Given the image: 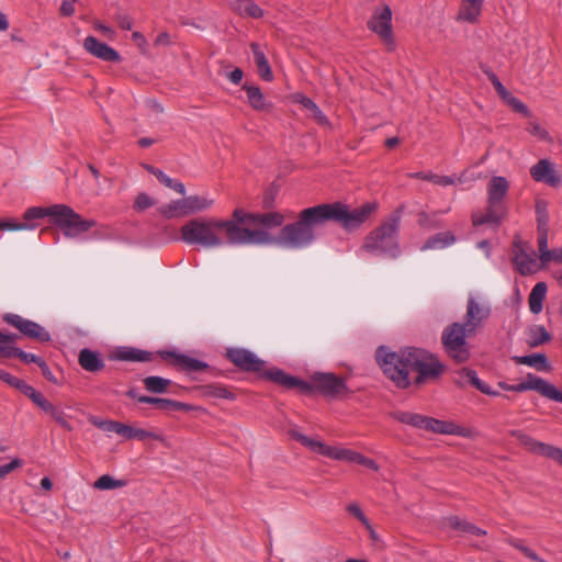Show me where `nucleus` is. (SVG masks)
<instances>
[{
    "label": "nucleus",
    "mask_w": 562,
    "mask_h": 562,
    "mask_svg": "<svg viewBox=\"0 0 562 562\" xmlns=\"http://www.w3.org/2000/svg\"><path fill=\"white\" fill-rule=\"evenodd\" d=\"M465 375L469 376V381L471 382V385L475 386L479 391L486 395L491 396H498L499 393L494 391L490 385H487L485 382H483L481 379H479L475 371H465Z\"/></svg>",
    "instance_id": "obj_47"
},
{
    "label": "nucleus",
    "mask_w": 562,
    "mask_h": 562,
    "mask_svg": "<svg viewBox=\"0 0 562 562\" xmlns=\"http://www.w3.org/2000/svg\"><path fill=\"white\" fill-rule=\"evenodd\" d=\"M485 75L492 82L498 95L503 99V101L510 94V92L503 86L497 76L491 71L490 69L484 70Z\"/></svg>",
    "instance_id": "obj_53"
},
{
    "label": "nucleus",
    "mask_w": 562,
    "mask_h": 562,
    "mask_svg": "<svg viewBox=\"0 0 562 562\" xmlns=\"http://www.w3.org/2000/svg\"><path fill=\"white\" fill-rule=\"evenodd\" d=\"M290 436L310 451L327 458L329 457L331 446L325 443L319 438L305 436L296 428L290 430Z\"/></svg>",
    "instance_id": "obj_20"
},
{
    "label": "nucleus",
    "mask_w": 562,
    "mask_h": 562,
    "mask_svg": "<svg viewBox=\"0 0 562 562\" xmlns=\"http://www.w3.org/2000/svg\"><path fill=\"white\" fill-rule=\"evenodd\" d=\"M538 246H539V259L541 261L544 257L549 256V251H550V249L548 248L547 231H539Z\"/></svg>",
    "instance_id": "obj_60"
},
{
    "label": "nucleus",
    "mask_w": 562,
    "mask_h": 562,
    "mask_svg": "<svg viewBox=\"0 0 562 562\" xmlns=\"http://www.w3.org/2000/svg\"><path fill=\"white\" fill-rule=\"evenodd\" d=\"M155 204L147 193H139L134 202V209L138 212L145 211Z\"/></svg>",
    "instance_id": "obj_55"
},
{
    "label": "nucleus",
    "mask_w": 562,
    "mask_h": 562,
    "mask_svg": "<svg viewBox=\"0 0 562 562\" xmlns=\"http://www.w3.org/2000/svg\"><path fill=\"white\" fill-rule=\"evenodd\" d=\"M125 485L126 482L124 480H116L109 474H104L94 481L93 488L99 491H111L124 487Z\"/></svg>",
    "instance_id": "obj_39"
},
{
    "label": "nucleus",
    "mask_w": 562,
    "mask_h": 562,
    "mask_svg": "<svg viewBox=\"0 0 562 562\" xmlns=\"http://www.w3.org/2000/svg\"><path fill=\"white\" fill-rule=\"evenodd\" d=\"M513 436L530 452L547 457L551 445L538 441L520 430L513 431Z\"/></svg>",
    "instance_id": "obj_22"
},
{
    "label": "nucleus",
    "mask_w": 562,
    "mask_h": 562,
    "mask_svg": "<svg viewBox=\"0 0 562 562\" xmlns=\"http://www.w3.org/2000/svg\"><path fill=\"white\" fill-rule=\"evenodd\" d=\"M504 102L513 108L516 112L522 113L526 116L529 115L528 108L512 93L504 100Z\"/></svg>",
    "instance_id": "obj_57"
},
{
    "label": "nucleus",
    "mask_w": 562,
    "mask_h": 562,
    "mask_svg": "<svg viewBox=\"0 0 562 562\" xmlns=\"http://www.w3.org/2000/svg\"><path fill=\"white\" fill-rule=\"evenodd\" d=\"M514 360L519 364H526L538 370H549L547 358L542 353H533L528 356H517Z\"/></svg>",
    "instance_id": "obj_36"
},
{
    "label": "nucleus",
    "mask_w": 562,
    "mask_h": 562,
    "mask_svg": "<svg viewBox=\"0 0 562 562\" xmlns=\"http://www.w3.org/2000/svg\"><path fill=\"white\" fill-rule=\"evenodd\" d=\"M312 386L324 395L335 396L346 390V383L341 378L333 373H315L311 378Z\"/></svg>",
    "instance_id": "obj_14"
},
{
    "label": "nucleus",
    "mask_w": 562,
    "mask_h": 562,
    "mask_svg": "<svg viewBox=\"0 0 562 562\" xmlns=\"http://www.w3.org/2000/svg\"><path fill=\"white\" fill-rule=\"evenodd\" d=\"M4 321L18 328L23 335L27 337L35 338L40 341H48L50 339V335L43 326L35 322L24 319L20 315L8 314L4 316Z\"/></svg>",
    "instance_id": "obj_13"
},
{
    "label": "nucleus",
    "mask_w": 562,
    "mask_h": 562,
    "mask_svg": "<svg viewBox=\"0 0 562 562\" xmlns=\"http://www.w3.org/2000/svg\"><path fill=\"white\" fill-rule=\"evenodd\" d=\"M347 510L349 514L353 515L368 529L371 528L369 519L366 517L362 509L357 503H351L350 505H348Z\"/></svg>",
    "instance_id": "obj_56"
},
{
    "label": "nucleus",
    "mask_w": 562,
    "mask_h": 562,
    "mask_svg": "<svg viewBox=\"0 0 562 562\" xmlns=\"http://www.w3.org/2000/svg\"><path fill=\"white\" fill-rule=\"evenodd\" d=\"M411 360L412 374L416 373L412 381L414 380L417 384H422L429 379H436L443 371V366L438 359L425 350L412 348Z\"/></svg>",
    "instance_id": "obj_8"
},
{
    "label": "nucleus",
    "mask_w": 562,
    "mask_h": 562,
    "mask_svg": "<svg viewBox=\"0 0 562 562\" xmlns=\"http://www.w3.org/2000/svg\"><path fill=\"white\" fill-rule=\"evenodd\" d=\"M412 177L417 178V179L427 180V181H430V182L441 186V187L452 186L457 182V179L454 177L438 176L435 173L416 172V173H413Z\"/></svg>",
    "instance_id": "obj_42"
},
{
    "label": "nucleus",
    "mask_w": 562,
    "mask_h": 562,
    "mask_svg": "<svg viewBox=\"0 0 562 562\" xmlns=\"http://www.w3.org/2000/svg\"><path fill=\"white\" fill-rule=\"evenodd\" d=\"M83 48L92 56L104 60V61H120V54L108 44L100 42L94 36H88L85 38Z\"/></svg>",
    "instance_id": "obj_18"
},
{
    "label": "nucleus",
    "mask_w": 562,
    "mask_h": 562,
    "mask_svg": "<svg viewBox=\"0 0 562 562\" xmlns=\"http://www.w3.org/2000/svg\"><path fill=\"white\" fill-rule=\"evenodd\" d=\"M509 190V182L505 177L494 176L486 187L487 209L484 214L475 213L472 216L474 226L483 224L497 225L506 215V210L502 205L503 200Z\"/></svg>",
    "instance_id": "obj_6"
},
{
    "label": "nucleus",
    "mask_w": 562,
    "mask_h": 562,
    "mask_svg": "<svg viewBox=\"0 0 562 562\" xmlns=\"http://www.w3.org/2000/svg\"><path fill=\"white\" fill-rule=\"evenodd\" d=\"M483 2L484 0H462L458 20L468 23L476 22L481 15Z\"/></svg>",
    "instance_id": "obj_21"
},
{
    "label": "nucleus",
    "mask_w": 562,
    "mask_h": 562,
    "mask_svg": "<svg viewBox=\"0 0 562 562\" xmlns=\"http://www.w3.org/2000/svg\"><path fill=\"white\" fill-rule=\"evenodd\" d=\"M392 12L389 7L378 10L369 21V27L376 33L384 42L392 43Z\"/></svg>",
    "instance_id": "obj_17"
},
{
    "label": "nucleus",
    "mask_w": 562,
    "mask_h": 562,
    "mask_svg": "<svg viewBox=\"0 0 562 562\" xmlns=\"http://www.w3.org/2000/svg\"><path fill=\"white\" fill-rule=\"evenodd\" d=\"M33 217H48L49 222L58 227L67 238H81L82 235L95 225L92 220L83 218L67 204H53L47 210H36Z\"/></svg>",
    "instance_id": "obj_3"
},
{
    "label": "nucleus",
    "mask_w": 562,
    "mask_h": 562,
    "mask_svg": "<svg viewBox=\"0 0 562 562\" xmlns=\"http://www.w3.org/2000/svg\"><path fill=\"white\" fill-rule=\"evenodd\" d=\"M326 223L323 209L319 205L305 209L301 212L299 221L285 225L279 236H272L267 231H251L266 235V241L250 243V245H278L286 249H301L310 246L314 238V228Z\"/></svg>",
    "instance_id": "obj_2"
},
{
    "label": "nucleus",
    "mask_w": 562,
    "mask_h": 562,
    "mask_svg": "<svg viewBox=\"0 0 562 562\" xmlns=\"http://www.w3.org/2000/svg\"><path fill=\"white\" fill-rule=\"evenodd\" d=\"M160 213L168 218L190 215L186 198L162 205L160 207Z\"/></svg>",
    "instance_id": "obj_28"
},
{
    "label": "nucleus",
    "mask_w": 562,
    "mask_h": 562,
    "mask_svg": "<svg viewBox=\"0 0 562 562\" xmlns=\"http://www.w3.org/2000/svg\"><path fill=\"white\" fill-rule=\"evenodd\" d=\"M77 0H63L60 4V14L64 16H71L76 11Z\"/></svg>",
    "instance_id": "obj_63"
},
{
    "label": "nucleus",
    "mask_w": 562,
    "mask_h": 562,
    "mask_svg": "<svg viewBox=\"0 0 562 562\" xmlns=\"http://www.w3.org/2000/svg\"><path fill=\"white\" fill-rule=\"evenodd\" d=\"M412 348L392 351L387 347H379L375 358L383 373L400 389L412 383Z\"/></svg>",
    "instance_id": "obj_5"
},
{
    "label": "nucleus",
    "mask_w": 562,
    "mask_h": 562,
    "mask_svg": "<svg viewBox=\"0 0 562 562\" xmlns=\"http://www.w3.org/2000/svg\"><path fill=\"white\" fill-rule=\"evenodd\" d=\"M250 220L254 222V227L262 226L265 228H272L281 226L284 222V217L280 213H266V214H255V216H250Z\"/></svg>",
    "instance_id": "obj_33"
},
{
    "label": "nucleus",
    "mask_w": 562,
    "mask_h": 562,
    "mask_svg": "<svg viewBox=\"0 0 562 562\" xmlns=\"http://www.w3.org/2000/svg\"><path fill=\"white\" fill-rule=\"evenodd\" d=\"M268 375L272 381H274L281 385H284L288 387H300L302 391L310 390V386L305 382L300 381L293 376H290L281 370H271L268 373Z\"/></svg>",
    "instance_id": "obj_31"
},
{
    "label": "nucleus",
    "mask_w": 562,
    "mask_h": 562,
    "mask_svg": "<svg viewBox=\"0 0 562 562\" xmlns=\"http://www.w3.org/2000/svg\"><path fill=\"white\" fill-rule=\"evenodd\" d=\"M137 401L140 403L157 405L161 409H167V408L179 409V408L186 407L183 404H181L179 402H175V401L167 400V398L150 397V396H145V395L138 396Z\"/></svg>",
    "instance_id": "obj_43"
},
{
    "label": "nucleus",
    "mask_w": 562,
    "mask_h": 562,
    "mask_svg": "<svg viewBox=\"0 0 562 562\" xmlns=\"http://www.w3.org/2000/svg\"><path fill=\"white\" fill-rule=\"evenodd\" d=\"M470 335L467 326L454 323L448 327L442 334V342L446 351L458 362H464L469 358V349L465 338Z\"/></svg>",
    "instance_id": "obj_9"
},
{
    "label": "nucleus",
    "mask_w": 562,
    "mask_h": 562,
    "mask_svg": "<svg viewBox=\"0 0 562 562\" xmlns=\"http://www.w3.org/2000/svg\"><path fill=\"white\" fill-rule=\"evenodd\" d=\"M425 430L442 434V435H456L461 437H469L471 431L464 427L457 425L450 420H440L431 417L425 418L424 428Z\"/></svg>",
    "instance_id": "obj_19"
},
{
    "label": "nucleus",
    "mask_w": 562,
    "mask_h": 562,
    "mask_svg": "<svg viewBox=\"0 0 562 562\" xmlns=\"http://www.w3.org/2000/svg\"><path fill=\"white\" fill-rule=\"evenodd\" d=\"M551 339L550 334L547 331L544 326L535 325L528 329L527 342L531 347L540 346Z\"/></svg>",
    "instance_id": "obj_35"
},
{
    "label": "nucleus",
    "mask_w": 562,
    "mask_h": 562,
    "mask_svg": "<svg viewBox=\"0 0 562 562\" xmlns=\"http://www.w3.org/2000/svg\"><path fill=\"white\" fill-rule=\"evenodd\" d=\"M445 525L452 529L460 530L464 533L472 536H485L486 531L472 525L471 522L463 521L457 516H452L446 519Z\"/></svg>",
    "instance_id": "obj_30"
},
{
    "label": "nucleus",
    "mask_w": 562,
    "mask_h": 562,
    "mask_svg": "<svg viewBox=\"0 0 562 562\" xmlns=\"http://www.w3.org/2000/svg\"><path fill=\"white\" fill-rule=\"evenodd\" d=\"M36 210H47V206H32L25 210L23 213V220L24 222L22 224H31L34 225V231L38 227V220H42L43 217H33L31 214H34L33 211Z\"/></svg>",
    "instance_id": "obj_59"
},
{
    "label": "nucleus",
    "mask_w": 562,
    "mask_h": 562,
    "mask_svg": "<svg viewBox=\"0 0 562 562\" xmlns=\"http://www.w3.org/2000/svg\"><path fill=\"white\" fill-rule=\"evenodd\" d=\"M527 131L529 132L530 135L536 137L538 140L548 142V143L552 142V138H551L550 134L548 133V131L537 121L529 122Z\"/></svg>",
    "instance_id": "obj_49"
},
{
    "label": "nucleus",
    "mask_w": 562,
    "mask_h": 562,
    "mask_svg": "<svg viewBox=\"0 0 562 562\" xmlns=\"http://www.w3.org/2000/svg\"><path fill=\"white\" fill-rule=\"evenodd\" d=\"M33 403L48 415L53 409V406L55 405L50 403L48 400H46L42 393L36 398H34Z\"/></svg>",
    "instance_id": "obj_64"
},
{
    "label": "nucleus",
    "mask_w": 562,
    "mask_h": 562,
    "mask_svg": "<svg viewBox=\"0 0 562 562\" xmlns=\"http://www.w3.org/2000/svg\"><path fill=\"white\" fill-rule=\"evenodd\" d=\"M153 175L156 176V178L166 187L175 190L176 192L184 195L186 194V187L182 182L171 179L169 176H167L164 171L156 169V168H149L148 169Z\"/></svg>",
    "instance_id": "obj_40"
},
{
    "label": "nucleus",
    "mask_w": 562,
    "mask_h": 562,
    "mask_svg": "<svg viewBox=\"0 0 562 562\" xmlns=\"http://www.w3.org/2000/svg\"><path fill=\"white\" fill-rule=\"evenodd\" d=\"M250 48L254 54V59H255V64L257 66L259 76L266 81H271L273 79V75H272V70L270 68V65L266 57L265 52L261 49L260 45L257 43H251Z\"/></svg>",
    "instance_id": "obj_23"
},
{
    "label": "nucleus",
    "mask_w": 562,
    "mask_h": 562,
    "mask_svg": "<svg viewBox=\"0 0 562 562\" xmlns=\"http://www.w3.org/2000/svg\"><path fill=\"white\" fill-rule=\"evenodd\" d=\"M23 462L19 458H14L11 462L0 465V480L4 479L9 473L22 467Z\"/></svg>",
    "instance_id": "obj_61"
},
{
    "label": "nucleus",
    "mask_w": 562,
    "mask_h": 562,
    "mask_svg": "<svg viewBox=\"0 0 562 562\" xmlns=\"http://www.w3.org/2000/svg\"><path fill=\"white\" fill-rule=\"evenodd\" d=\"M456 241L453 234L450 232L439 233L430 237L422 247L420 250L425 251L428 249H442Z\"/></svg>",
    "instance_id": "obj_32"
},
{
    "label": "nucleus",
    "mask_w": 562,
    "mask_h": 562,
    "mask_svg": "<svg viewBox=\"0 0 562 562\" xmlns=\"http://www.w3.org/2000/svg\"><path fill=\"white\" fill-rule=\"evenodd\" d=\"M548 286L544 282H538L529 294V308L535 315L541 313Z\"/></svg>",
    "instance_id": "obj_26"
},
{
    "label": "nucleus",
    "mask_w": 562,
    "mask_h": 562,
    "mask_svg": "<svg viewBox=\"0 0 562 562\" xmlns=\"http://www.w3.org/2000/svg\"><path fill=\"white\" fill-rule=\"evenodd\" d=\"M49 416L64 429L71 430L72 426L68 422V416L60 405H54Z\"/></svg>",
    "instance_id": "obj_50"
},
{
    "label": "nucleus",
    "mask_w": 562,
    "mask_h": 562,
    "mask_svg": "<svg viewBox=\"0 0 562 562\" xmlns=\"http://www.w3.org/2000/svg\"><path fill=\"white\" fill-rule=\"evenodd\" d=\"M169 384V380L160 376L153 375L144 379V385L146 390L154 393H164Z\"/></svg>",
    "instance_id": "obj_44"
},
{
    "label": "nucleus",
    "mask_w": 562,
    "mask_h": 562,
    "mask_svg": "<svg viewBox=\"0 0 562 562\" xmlns=\"http://www.w3.org/2000/svg\"><path fill=\"white\" fill-rule=\"evenodd\" d=\"M231 7L241 16L260 19L265 14L263 10L254 0H235Z\"/></svg>",
    "instance_id": "obj_24"
},
{
    "label": "nucleus",
    "mask_w": 562,
    "mask_h": 562,
    "mask_svg": "<svg viewBox=\"0 0 562 562\" xmlns=\"http://www.w3.org/2000/svg\"><path fill=\"white\" fill-rule=\"evenodd\" d=\"M227 357L234 364L244 370L260 372L263 369V361L247 349H228Z\"/></svg>",
    "instance_id": "obj_16"
},
{
    "label": "nucleus",
    "mask_w": 562,
    "mask_h": 562,
    "mask_svg": "<svg viewBox=\"0 0 562 562\" xmlns=\"http://www.w3.org/2000/svg\"><path fill=\"white\" fill-rule=\"evenodd\" d=\"M491 308L481 296L470 295L467 307V326L469 334H473L488 318Z\"/></svg>",
    "instance_id": "obj_11"
},
{
    "label": "nucleus",
    "mask_w": 562,
    "mask_h": 562,
    "mask_svg": "<svg viewBox=\"0 0 562 562\" xmlns=\"http://www.w3.org/2000/svg\"><path fill=\"white\" fill-rule=\"evenodd\" d=\"M250 216H255V213H245L243 210L236 209L233 213V220L227 222H235L237 226L252 231L250 227H254V222Z\"/></svg>",
    "instance_id": "obj_48"
},
{
    "label": "nucleus",
    "mask_w": 562,
    "mask_h": 562,
    "mask_svg": "<svg viewBox=\"0 0 562 562\" xmlns=\"http://www.w3.org/2000/svg\"><path fill=\"white\" fill-rule=\"evenodd\" d=\"M116 358L125 361L145 362L150 359V355L139 349L124 347L117 350Z\"/></svg>",
    "instance_id": "obj_37"
},
{
    "label": "nucleus",
    "mask_w": 562,
    "mask_h": 562,
    "mask_svg": "<svg viewBox=\"0 0 562 562\" xmlns=\"http://www.w3.org/2000/svg\"><path fill=\"white\" fill-rule=\"evenodd\" d=\"M12 356H16L19 357L22 361L26 362V363H36L38 366L42 364V362L44 361L42 358L37 357L36 355H33V353H27L19 348H15L14 347V350H13V355Z\"/></svg>",
    "instance_id": "obj_58"
},
{
    "label": "nucleus",
    "mask_w": 562,
    "mask_h": 562,
    "mask_svg": "<svg viewBox=\"0 0 562 562\" xmlns=\"http://www.w3.org/2000/svg\"><path fill=\"white\" fill-rule=\"evenodd\" d=\"M0 229L2 231H34V225L31 224H20L13 220H2L0 221Z\"/></svg>",
    "instance_id": "obj_54"
},
{
    "label": "nucleus",
    "mask_w": 562,
    "mask_h": 562,
    "mask_svg": "<svg viewBox=\"0 0 562 562\" xmlns=\"http://www.w3.org/2000/svg\"><path fill=\"white\" fill-rule=\"evenodd\" d=\"M243 89L246 91L248 103L252 109L267 111L271 108V103L266 100L259 87L245 85Z\"/></svg>",
    "instance_id": "obj_25"
},
{
    "label": "nucleus",
    "mask_w": 562,
    "mask_h": 562,
    "mask_svg": "<svg viewBox=\"0 0 562 562\" xmlns=\"http://www.w3.org/2000/svg\"><path fill=\"white\" fill-rule=\"evenodd\" d=\"M90 423H92L95 427L102 429L106 432H115L117 435H121L123 425L122 423L114 422V420H108V419H100L97 417H91Z\"/></svg>",
    "instance_id": "obj_46"
},
{
    "label": "nucleus",
    "mask_w": 562,
    "mask_h": 562,
    "mask_svg": "<svg viewBox=\"0 0 562 562\" xmlns=\"http://www.w3.org/2000/svg\"><path fill=\"white\" fill-rule=\"evenodd\" d=\"M325 222L334 220L339 222L346 229H355L362 225L376 210L375 203H366L360 207L350 210L342 203L321 204Z\"/></svg>",
    "instance_id": "obj_7"
},
{
    "label": "nucleus",
    "mask_w": 562,
    "mask_h": 562,
    "mask_svg": "<svg viewBox=\"0 0 562 562\" xmlns=\"http://www.w3.org/2000/svg\"><path fill=\"white\" fill-rule=\"evenodd\" d=\"M513 261L522 276L533 274L539 270L538 260L532 247L521 239L513 244Z\"/></svg>",
    "instance_id": "obj_10"
},
{
    "label": "nucleus",
    "mask_w": 562,
    "mask_h": 562,
    "mask_svg": "<svg viewBox=\"0 0 562 562\" xmlns=\"http://www.w3.org/2000/svg\"><path fill=\"white\" fill-rule=\"evenodd\" d=\"M530 176L535 181L546 183L552 188H558L562 183L554 162L547 158L540 159L530 168Z\"/></svg>",
    "instance_id": "obj_12"
},
{
    "label": "nucleus",
    "mask_w": 562,
    "mask_h": 562,
    "mask_svg": "<svg viewBox=\"0 0 562 562\" xmlns=\"http://www.w3.org/2000/svg\"><path fill=\"white\" fill-rule=\"evenodd\" d=\"M125 439H139V440H146V439H160V437L151 431H147L145 429L140 428H133L128 425H123L121 435Z\"/></svg>",
    "instance_id": "obj_38"
},
{
    "label": "nucleus",
    "mask_w": 562,
    "mask_h": 562,
    "mask_svg": "<svg viewBox=\"0 0 562 562\" xmlns=\"http://www.w3.org/2000/svg\"><path fill=\"white\" fill-rule=\"evenodd\" d=\"M401 213L395 212L364 239L362 248L379 256L396 258L401 254L398 232Z\"/></svg>",
    "instance_id": "obj_4"
},
{
    "label": "nucleus",
    "mask_w": 562,
    "mask_h": 562,
    "mask_svg": "<svg viewBox=\"0 0 562 562\" xmlns=\"http://www.w3.org/2000/svg\"><path fill=\"white\" fill-rule=\"evenodd\" d=\"M175 363L181 369L188 371H200L206 367V364L198 359L191 358L186 355H173Z\"/></svg>",
    "instance_id": "obj_41"
},
{
    "label": "nucleus",
    "mask_w": 562,
    "mask_h": 562,
    "mask_svg": "<svg viewBox=\"0 0 562 562\" xmlns=\"http://www.w3.org/2000/svg\"><path fill=\"white\" fill-rule=\"evenodd\" d=\"M549 262L562 263V247L558 248V249L550 250L549 256L544 257L541 260L542 266H546Z\"/></svg>",
    "instance_id": "obj_62"
},
{
    "label": "nucleus",
    "mask_w": 562,
    "mask_h": 562,
    "mask_svg": "<svg viewBox=\"0 0 562 562\" xmlns=\"http://www.w3.org/2000/svg\"><path fill=\"white\" fill-rule=\"evenodd\" d=\"M356 452V450L345 448L342 446H331L328 458L337 461L352 463Z\"/></svg>",
    "instance_id": "obj_45"
},
{
    "label": "nucleus",
    "mask_w": 562,
    "mask_h": 562,
    "mask_svg": "<svg viewBox=\"0 0 562 562\" xmlns=\"http://www.w3.org/2000/svg\"><path fill=\"white\" fill-rule=\"evenodd\" d=\"M521 392L537 391L541 395L562 403V392L559 391L553 384L533 374H528L524 381L520 382Z\"/></svg>",
    "instance_id": "obj_15"
},
{
    "label": "nucleus",
    "mask_w": 562,
    "mask_h": 562,
    "mask_svg": "<svg viewBox=\"0 0 562 562\" xmlns=\"http://www.w3.org/2000/svg\"><path fill=\"white\" fill-rule=\"evenodd\" d=\"M14 338L13 335L0 333V356L10 357L14 350Z\"/></svg>",
    "instance_id": "obj_51"
},
{
    "label": "nucleus",
    "mask_w": 562,
    "mask_h": 562,
    "mask_svg": "<svg viewBox=\"0 0 562 562\" xmlns=\"http://www.w3.org/2000/svg\"><path fill=\"white\" fill-rule=\"evenodd\" d=\"M79 363L85 370L90 372L99 371L104 367V362L100 355L90 349H82L80 351Z\"/></svg>",
    "instance_id": "obj_27"
},
{
    "label": "nucleus",
    "mask_w": 562,
    "mask_h": 562,
    "mask_svg": "<svg viewBox=\"0 0 562 562\" xmlns=\"http://www.w3.org/2000/svg\"><path fill=\"white\" fill-rule=\"evenodd\" d=\"M180 238L188 245L203 248H217L225 244L250 245L266 241L263 234L251 233L241 228L235 222H223L216 218H193L180 229Z\"/></svg>",
    "instance_id": "obj_1"
},
{
    "label": "nucleus",
    "mask_w": 562,
    "mask_h": 562,
    "mask_svg": "<svg viewBox=\"0 0 562 562\" xmlns=\"http://www.w3.org/2000/svg\"><path fill=\"white\" fill-rule=\"evenodd\" d=\"M393 418L400 423L409 425L412 427L423 429L426 416L413 412H395L392 414Z\"/></svg>",
    "instance_id": "obj_34"
},
{
    "label": "nucleus",
    "mask_w": 562,
    "mask_h": 562,
    "mask_svg": "<svg viewBox=\"0 0 562 562\" xmlns=\"http://www.w3.org/2000/svg\"><path fill=\"white\" fill-rule=\"evenodd\" d=\"M188 209L191 214L201 213L211 209L214 204V199L209 194L204 195H189L186 196Z\"/></svg>",
    "instance_id": "obj_29"
},
{
    "label": "nucleus",
    "mask_w": 562,
    "mask_h": 562,
    "mask_svg": "<svg viewBox=\"0 0 562 562\" xmlns=\"http://www.w3.org/2000/svg\"><path fill=\"white\" fill-rule=\"evenodd\" d=\"M12 387L19 390L21 393H23L25 396H27L32 402L34 398H36L41 393L36 391L33 386L29 385L21 379H15L14 383L12 384Z\"/></svg>",
    "instance_id": "obj_52"
}]
</instances>
